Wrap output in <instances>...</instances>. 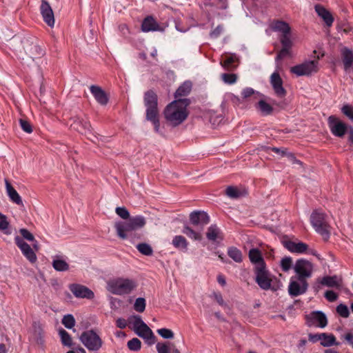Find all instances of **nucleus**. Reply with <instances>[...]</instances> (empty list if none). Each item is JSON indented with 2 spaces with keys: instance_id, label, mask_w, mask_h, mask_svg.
<instances>
[{
  "instance_id": "obj_1",
  "label": "nucleus",
  "mask_w": 353,
  "mask_h": 353,
  "mask_svg": "<svg viewBox=\"0 0 353 353\" xmlns=\"http://www.w3.org/2000/svg\"><path fill=\"white\" fill-rule=\"evenodd\" d=\"M187 99L174 100L170 103L163 110V116L168 125L176 127L185 121L188 116Z\"/></svg>"
},
{
  "instance_id": "obj_2",
  "label": "nucleus",
  "mask_w": 353,
  "mask_h": 353,
  "mask_svg": "<svg viewBox=\"0 0 353 353\" xmlns=\"http://www.w3.org/2000/svg\"><path fill=\"white\" fill-rule=\"evenodd\" d=\"M137 287V282L127 277H115L107 281L106 289L115 295H125L130 294Z\"/></svg>"
},
{
  "instance_id": "obj_3",
  "label": "nucleus",
  "mask_w": 353,
  "mask_h": 353,
  "mask_svg": "<svg viewBox=\"0 0 353 353\" xmlns=\"http://www.w3.org/2000/svg\"><path fill=\"white\" fill-rule=\"evenodd\" d=\"M144 104L146 107V119L152 123L154 131L159 133L161 130L157 107V96L153 91L149 90L145 93Z\"/></svg>"
},
{
  "instance_id": "obj_4",
  "label": "nucleus",
  "mask_w": 353,
  "mask_h": 353,
  "mask_svg": "<svg viewBox=\"0 0 353 353\" xmlns=\"http://www.w3.org/2000/svg\"><path fill=\"white\" fill-rule=\"evenodd\" d=\"M79 339L83 345L89 350L97 352L103 345V341L99 335L93 330L83 332Z\"/></svg>"
},
{
  "instance_id": "obj_5",
  "label": "nucleus",
  "mask_w": 353,
  "mask_h": 353,
  "mask_svg": "<svg viewBox=\"0 0 353 353\" xmlns=\"http://www.w3.org/2000/svg\"><path fill=\"white\" fill-rule=\"evenodd\" d=\"M131 319L136 333L140 337L144 339L149 345L154 344L155 336L151 329L142 321L141 318L139 316H133Z\"/></svg>"
},
{
  "instance_id": "obj_6",
  "label": "nucleus",
  "mask_w": 353,
  "mask_h": 353,
  "mask_svg": "<svg viewBox=\"0 0 353 353\" xmlns=\"http://www.w3.org/2000/svg\"><path fill=\"white\" fill-rule=\"evenodd\" d=\"M319 59L305 61L300 64L291 67L290 71L297 77L309 76L319 70Z\"/></svg>"
},
{
  "instance_id": "obj_7",
  "label": "nucleus",
  "mask_w": 353,
  "mask_h": 353,
  "mask_svg": "<svg viewBox=\"0 0 353 353\" xmlns=\"http://www.w3.org/2000/svg\"><path fill=\"white\" fill-rule=\"evenodd\" d=\"M310 221L315 230L324 238L329 236V225L325 219V214L319 210H315L311 214Z\"/></svg>"
},
{
  "instance_id": "obj_8",
  "label": "nucleus",
  "mask_w": 353,
  "mask_h": 353,
  "mask_svg": "<svg viewBox=\"0 0 353 353\" xmlns=\"http://www.w3.org/2000/svg\"><path fill=\"white\" fill-rule=\"evenodd\" d=\"M254 274L255 281L262 290H276L272 287V276L269 272L267 270L266 266L263 268H257L256 270H254Z\"/></svg>"
},
{
  "instance_id": "obj_9",
  "label": "nucleus",
  "mask_w": 353,
  "mask_h": 353,
  "mask_svg": "<svg viewBox=\"0 0 353 353\" xmlns=\"http://www.w3.org/2000/svg\"><path fill=\"white\" fill-rule=\"evenodd\" d=\"M294 269L297 274L298 279L306 280L307 278L311 277L314 266L313 264L307 260L299 259L296 261Z\"/></svg>"
},
{
  "instance_id": "obj_10",
  "label": "nucleus",
  "mask_w": 353,
  "mask_h": 353,
  "mask_svg": "<svg viewBox=\"0 0 353 353\" xmlns=\"http://www.w3.org/2000/svg\"><path fill=\"white\" fill-rule=\"evenodd\" d=\"M71 120L72 121L70 123L71 128L90 139V136L92 134V130L90 122L86 119L77 116Z\"/></svg>"
},
{
  "instance_id": "obj_11",
  "label": "nucleus",
  "mask_w": 353,
  "mask_h": 353,
  "mask_svg": "<svg viewBox=\"0 0 353 353\" xmlns=\"http://www.w3.org/2000/svg\"><path fill=\"white\" fill-rule=\"evenodd\" d=\"M23 47L26 54L32 60L41 58L44 54V50L34 41L23 40Z\"/></svg>"
},
{
  "instance_id": "obj_12",
  "label": "nucleus",
  "mask_w": 353,
  "mask_h": 353,
  "mask_svg": "<svg viewBox=\"0 0 353 353\" xmlns=\"http://www.w3.org/2000/svg\"><path fill=\"white\" fill-rule=\"evenodd\" d=\"M328 125L333 135L338 137H342L347 132V125L341 121L335 116H330L328 119Z\"/></svg>"
},
{
  "instance_id": "obj_13",
  "label": "nucleus",
  "mask_w": 353,
  "mask_h": 353,
  "mask_svg": "<svg viewBox=\"0 0 353 353\" xmlns=\"http://www.w3.org/2000/svg\"><path fill=\"white\" fill-rule=\"evenodd\" d=\"M307 325L324 328L327 325L326 315L321 311H314L306 316Z\"/></svg>"
},
{
  "instance_id": "obj_14",
  "label": "nucleus",
  "mask_w": 353,
  "mask_h": 353,
  "mask_svg": "<svg viewBox=\"0 0 353 353\" xmlns=\"http://www.w3.org/2000/svg\"><path fill=\"white\" fill-rule=\"evenodd\" d=\"M307 286L308 284L306 280L298 279V277L295 279L292 277L288 286V292L292 296H297L304 294L307 289Z\"/></svg>"
},
{
  "instance_id": "obj_15",
  "label": "nucleus",
  "mask_w": 353,
  "mask_h": 353,
  "mask_svg": "<svg viewBox=\"0 0 353 353\" xmlns=\"http://www.w3.org/2000/svg\"><path fill=\"white\" fill-rule=\"evenodd\" d=\"M308 339L312 343L320 341L321 345L323 347H330L334 345H338L336 342V338L332 334H310L308 335Z\"/></svg>"
},
{
  "instance_id": "obj_16",
  "label": "nucleus",
  "mask_w": 353,
  "mask_h": 353,
  "mask_svg": "<svg viewBox=\"0 0 353 353\" xmlns=\"http://www.w3.org/2000/svg\"><path fill=\"white\" fill-rule=\"evenodd\" d=\"M69 289L77 298L92 299L94 297V294L91 290L80 284H71Z\"/></svg>"
},
{
  "instance_id": "obj_17",
  "label": "nucleus",
  "mask_w": 353,
  "mask_h": 353,
  "mask_svg": "<svg viewBox=\"0 0 353 353\" xmlns=\"http://www.w3.org/2000/svg\"><path fill=\"white\" fill-rule=\"evenodd\" d=\"M40 12L44 22L50 27H54L55 19L53 10L46 0H42Z\"/></svg>"
},
{
  "instance_id": "obj_18",
  "label": "nucleus",
  "mask_w": 353,
  "mask_h": 353,
  "mask_svg": "<svg viewBox=\"0 0 353 353\" xmlns=\"http://www.w3.org/2000/svg\"><path fill=\"white\" fill-rule=\"evenodd\" d=\"M190 221L193 225L202 230L203 227L209 223L210 218L204 212L195 211L190 214Z\"/></svg>"
},
{
  "instance_id": "obj_19",
  "label": "nucleus",
  "mask_w": 353,
  "mask_h": 353,
  "mask_svg": "<svg viewBox=\"0 0 353 353\" xmlns=\"http://www.w3.org/2000/svg\"><path fill=\"white\" fill-rule=\"evenodd\" d=\"M14 241L26 259L32 263L36 262L37 259L36 254L30 246L19 236H16Z\"/></svg>"
},
{
  "instance_id": "obj_20",
  "label": "nucleus",
  "mask_w": 353,
  "mask_h": 353,
  "mask_svg": "<svg viewBox=\"0 0 353 353\" xmlns=\"http://www.w3.org/2000/svg\"><path fill=\"white\" fill-rule=\"evenodd\" d=\"M270 84L273 88L274 93L279 97H283L286 94V91L283 86V80L279 72H274L270 76Z\"/></svg>"
},
{
  "instance_id": "obj_21",
  "label": "nucleus",
  "mask_w": 353,
  "mask_h": 353,
  "mask_svg": "<svg viewBox=\"0 0 353 353\" xmlns=\"http://www.w3.org/2000/svg\"><path fill=\"white\" fill-rule=\"evenodd\" d=\"M117 235L122 239L128 238L130 233L134 230L130 221H119L114 225Z\"/></svg>"
},
{
  "instance_id": "obj_22",
  "label": "nucleus",
  "mask_w": 353,
  "mask_h": 353,
  "mask_svg": "<svg viewBox=\"0 0 353 353\" xmlns=\"http://www.w3.org/2000/svg\"><path fill=\"white\" fill-rule=\"evenodd\" d=\"M260 97L261 98L254 105L255 109L262 116L272 114L274 110L273 107L266 101L263 94H261Z\"/></svg>"
},
{
  "instance_id": "obj_23",
  "label": "nucleus",
  "mask_w": 353,
  "mask_h": 353,
  "mask_svg": "<svg viewBox=\"0 0 353 353\" xmlns=\"http://www.w3.org/2000/svg\"><path fill=\"white\" fill-rule=\"evenodd\" d=\"M90 92L94 96L96 101L101 105H105L108 102V96L105 92L98 85H91Z\"/></svg>"
},
{
  "instance_id": "obj_24",
  "label": "nucleus",
  "mask_w": 353,
  "mask_h": 353,
  "mask_svg": "<svg viewBox=\"0 0 353 353\" xmlns=\"http://www.w3.org/2000/svg\"><path fill=\"white\" fill-rule=\"evenodd\" d=\"M248 256L251 263L254 265V270H256L259 267H265V263L263 260L262 253L259 249H250L248 253Z\"/></svg>"
},
{
  "instance_id": "obj_25",
  "label": "nucleus",
  "mask_w": 353,
  "mask_h": 353,
  "mask_svg": "<svg viewBox=\"0 0 353 353\" xmlns=\"http://www.w3.org/2000/svg\"><path fill=\"white\" fill-rule=\"evenodd\" d=\"M341 54L345 71L353 68V50L343 47L341 49Z\"/></svg>"
},
{
  "instance_id": "obj_26",
  "label": "nucleus",
  "mask_w": 353,
  "mask_h": 353,
  "mask_svg": "<svg viewBox=\"0 0 353 353\" xmlns=\"http://www.w3.org/2000/svg\"><path fill=\"white\" fill-rule=\"evenodd\" d=\"M285 247L291 252L302 254L307 250V245L303 242L286 241Z\"/></svg>"
},
{
  "instance_id": "obj_27",
  "label": "nucleus",
  "mask_w": 353,
  "mask_h": 353,
  "mask_svg": "<svg viewBox=\"0 0 353 353\" xmlns=\"http://www.w3.org/2000/svg\"><path fill=\"white\" fill-rule=\"evenodd\" d=\"M5 184L6 192L10 199L17 205H23L21 197L7 179L5 180Z\"/></svg>"
},
{
  "instance_id": "obj_28",
  "label": "nucleus",
  "mask_w": 353,
  "mask_h": 353,
  "mask_svg": "<svg viewBox=\"0 0 353 353\" xmlns=\"http://www.w3.org/2000/svg\"><path fill=\"white\" fill-rule=\"evenodd\" d=\"M141 29L145 32L161 30L159 24L152 17H148L143 20Z\"/></svg>"
},
{
  "instance_id": "obj_29",
  "label": "nucleus",
  "mask_w": 353,
  "mask_h": 353,
  "mask_svg": "<svg viewBox=\"0 0 353 353\" xmlns=\"http://www.w3.org/2000/svg\"><path fill=\"white\" fill-rule=\"evenodd\" d=\"M315 10L318 15L323 19L327 26H332L334 19L331 14L326 9L320 5H316L315 6Z\"/></svg>"
},
{
  "instance_id": "obj_30",
  "label": "nucleus",
  "mask_w": 353,
  "mask_h": 353,
  "mask_svg": "<svg viewBox=\"0 0 353 353\" xmlns=\"http://www.w3.org/2000/svg\"><path fill=\"white\" fill-rule=\"evenodd\" d=\"M272 30L279 32L282 34L289 33L291 28L288 23L283 21H275L271 23L270 26Z\"/></svg>"
},
{
  "instance_id": "obj_31",
  "label": "nucleus",
  "mask_w": 353,
  "mask_h": 353,
  "mask_svg": "<svg viewBox=\"0 0 353 353\" xmlns=\"http://www.w3.org/2000/svg\"><path fill=\"white\" fill-rule=\"evenodd\" d=\"M202 230L200 228L194 230L188 225H185L183 228L182 232L190 239L194 241H201L202 239Z\"/></svg>"
},
{
  "instance_id": "obj_32",
  "label": "nucleus",
  "mask_w": 353,
  "mask_h": 353,
  "mask_svg": "<svg viewBox=\"0 0 353 353\" xmlns=\"http://www.w3.org/2000/svg\"><path fill=\"white\" fill-rule=\"evenodd\" d=\"M206 236L208 240L212 241H217L223 239L220 229L215 225H212L208 229Z\"/></svg>"
},
{
  "instance_id": "obj_33",
  "label": "nucleus",
  "mask_w": 353,
  "mask_h": 353,
  "mask_svg": "<svg viewBox=\"0 0 353 353\" xmlns=\"http://www.w3.org/2000/svg\"><path fill=\"white\" fill-rule=\"evenodd\" d=\"M321 283L330 288H339L341 285V279L336 276H324L321 280Z\"/></svg>"
},
{
  "instance_id": "obj_34",
  "label": "nucleus",
  "mask_w": 353,
  "mask_h": 353,
  "mask_svg": "<svg viewBox=\"0 0 353 353\" xmlns=\"http://www.w3.org/2000/svg\"><path fill=\"white\" fill-rule=\"evenodd\" d=\"M173 246L179 250L186 251L188 250V242L186 239L181 235L175 236L172 242Z\"/></svg>"
},
{
  "instance_id": "obj_35",
  "label": "nucleus",
  "mask_w": 353,
  "mask_h": 353,
  "mask_svg": "<svg viewBox=\"0 0 353 353\" xmlns=\"http://www.w3.org/2000/svg\"><path fill=\"white\" fill-rule=\"evenodd\" d=\"M192 89V83L190 81H185L175 92V97H183L188 95Z\"/></svg>"
},
{
  "instance_id": "obj_36",
  "label": "nucleus",
  "mask_w": 353,
  "mask_h": 353,
  "mask_svg": "<svg viewBox=\"0 0 353 353\" xmlns=\"http://www.w3.org/2000/svg\"><path fill=\"white\" fill-rule=\"evenodd\" d=\"M52 266L57 270L59 272L67 271L69 269V265L68 263L59 257L54 259L52 261Z\"/></svg>"
},
{
  "instance_id": "obj_37",
  "label": "nucleus",
  "mask_w": 353,
  "mask_h": 353,
  "mask_svg": "<svg viewBox=\"0 0 353 353\" xmlns=\"http://www.w3.org/2000/svg\"><path fill=\"white\" fill-rule=\"evenodd\" d=\"M0 231L3 232L5 234H10L12 231L10 228V223L8 221L7 216L0 212Z\"/></svg>"
},
{
  "instance_id": "obj_38",
  "label": "nucleus",
  "mask_w": 353,
  "mask_h": 353,
  "mask_svg": "<svg viewBox=\"0 0 353 353\" xmlns=\"http://www.w3.org/2000/svg\"><path fill=\"white\" fill-rule=\"evenodd\" d=\"M134 230L143 228L145 225V219L142 216H136L129 219Z\"/></svg>"
},
{
  "instance_id": "obj_39",
  "label": "nucleus",
  "mask_w": 353,
  "mask_h": 353,
  "mask_svg": "<svg viewBox=\"0 0 353 353\" xmlns=\"http://www.w3.org/2000/svg\"><path fill=\"white\" fill-rule=\"evenodd\" d=\"M228 254L231 259H232L236 263H240L242 261V253L236 248H230L228 250Z\"/></svg>"
},
{
  "instance_id": "obj_40",
  "label": "nucleus",
  "mask_w": 353,
  "mask_h": 353,
  "mask_svg": "<svg viewBox=\"0 0 353 353\" xmlns=\"http://www.w3.org/2000/svg\"><path fill=\"white\" fill-rule=\"evenodd\" d=\"M61 343L63 345L71 347L72 345V339L70 335L63 329H61L59 332Z\"/></svg>"
},
{
  "instance_id": "obj_41",
  "label": "nucleus",
  "mask_w": 353,
  "mask_h": 353,
  "mask_svg": "<svg viewBox=\"0 0 353 353\" xmlns=\"http://www.w3.org/2000/svg\"><path fill=\"white\" fill-rule=\"evenodd\" d=\"M225 194L232 199H237L243 195V192L236 187L229 186L225 190Z\"/></svg>"
},
{
  "instance_id": "obj_42",
  "label": "nucleus",
  "mask_w": 353,
  "mask_h": 353,
  "mask_svg": "<svg viewBox=\"0 0 353 353\" xmlns=\"http://www.w3.org/2000/svg\"><path fill=\"white\" fill-rule=\"evenodd\" d=\"M237 58L235 55L232 54L230 56H226L225 59L223 61L220 62L221 65L225 70H230L233 68L232 63L236 61Z\"/></svg>"
},
{
  "instance_id": "obj_43",
  "label": "nucleus",
  "mask_w": 353,
  "mask_h": 353,
  "mask_svg": "<svg viewBox=\"0 0 353 353\" xmlns=\"http://www.w3.org/2000/svg\"><path fill=\"white\" fill-rule=\"evenodd\" d=\"M280 41L281 43L282 47L291 48L292 46L291 31L289 33L282 34L280 38Z\"/></svg>"
},
{
  "instance_id": "obj_44",
  "label": "nucleus",
  "mask_w": 353,
  "mask_h": 353,
  "mask_svg": "<svg viewBox=\"0 0 353 353\" xmlns=\"http://www.w3.org/2000/svg\"><path fill=\"white\" fill-rule=\"evenodd\" d=\"M62 323L66 328L71 329L75 325V319L72 314H67L62 319Z\"/></svg>"
},
{
  "instance_id": "obj_45",
  "label": "nucleus",
  "mask_w": 353,
  "mask_h": 353,
  "mask_svg": "<svg viewBox=\"0 0 353 353\" xmlns=\"http://www.w3.org/2000/svg\"><path fill=\"white\" fill-rule=\"evenodd\" d=\"M137 248L141 254L150 256L152 254V249L151 246L147 243H139L137 245Z\"/></svg>"
},
{
  "instance_id": "obj_46",
  "label": "nucleus",
  "mask_w": 353,
  "mask_h": 353,
  "mask_svg": "<svg viewBox=\"0 0 353 353\" xmlns=\"http://www.w3.org/2000/svg\"><path fill=\"white\" fill-rule=\"evenodd\" d=\"M280 265H281V268L283 271H284V272L289 271L291 269L292 265V258L290 256L283 257L281 260Z\"/></svg>"
},
{
  "instance_id": "obj_47",
  "label": "nucleus",
  "mask_w": 353,
  "mask_h": 353,
  "mask_svg": "<svg viewBox=\"0 0 353 353\" xmlns=\"http://www.w3.org/2000/svg\"><path fill=\"white\" fill-rule=\"evenodd\" d=\"M141 347V341L137 338H133L128 342V347L132 351H138Z\"/></svg>"
},
{
  "instance_id": "obj_48",
  "label": "nucleus",
  "mask_w": 353,
  "mask_h": 353,
  "mask_svg": "<svg viewBox=\"0 0 353 353\" xmlns=\"http://www.w3.org/2000/svg\"><path fill=\"white\" fill-rule=\"evenodd\" d=\"M157 333L163 339H172L174 338V332L168 328H161L157 330Z\"/></svg>"
},
{
  "instance_id": "obj_49",
  "label": "nucleus",
  "mask_w": 353,
  "mask_h": 353,
  "mask_svg": "<svg viewBox=\"0 0 353 353\" xmlns=\"http://www.w3.org/2000/svg\"><path fill=\"white\" fill-rule=\"evenodd\" d=\"M134 308L137 312H143L145 309V300L143 298L136 299Z\"/></svg>"
},
{
  "instance_id": "obj_50",
  "label": "nucleus",
  "mask_w": 353,
  "mask_h": 353,
  "mask_svg": "<svg viewBox=\"0 0 353 353\" xmlns=\"http://www.w3.org/2000/svg\"><path fill=\"white\" fill-rule=\"evenodd\" d=\"M222 80L228 84H233L237 80V76L235 74L223 73L221 74Z\"/></svg>"
},
{
  "instance_id": "obj_51",
  "label": "nucleus",
  "mask_w": 353,
  "mask_h": 353,
  "mask_svg": "<svg viewBox=\"0 0 353 353\" xmlns=\"http://www.w3.org/2000/svg\"><path fill=\"white\" fill-rule=\"evenodd\" d=\"M115 212L123 219H128L130 217L129 212L124 207H117Z\"/></svg>"
},
{
  "instance_id": "obj_52",
  "label": "nucleus",
  "mask_w": 353,
  "mask_h": 353,
  "mask_svg": "<svg viewBox=\"0 0 353 353\" xmlns=\"http://www.w3.org/2000/svg\"><path fill=\"white\" fill-rule=\"evenodd\" d=\"M336 311L339 313V314L342 317L347 318L349 316V309L345 305H339L336 307Z\"/></svg>"
},
{
  "instance_id": "obj_53",
  "label": "nucleus",
  "mask_w": 353,
  "mask_h": 353,
  "mask_svg": "<svg viewBox=\"0 0 353 353\" xmlns=\"http://www.w3.org/2000/svg\"><path fill=\"white\" fill-rule=\"evenodd\" d=\"M342 112L350 120L353 121V107L350 105H344L341 108Z\"/></svg>"
},
{
  "instance_id": "obj_54",
  "label": "nucleus",
  "mask_w": 353,
  "mask_h": 353,
  "mask_svg": "<svg viewBox=\"0 0 353 353\" xmlns=\"http://www.w3.org/2000/svg\"><path fill=\"white\" fill-rule=\"evenodd\" d=\"M254 94L259 95V96L261 95V94L259 92H255L254 90L252 88H245L242 90V92H241V95H242L243 98H244V99H247Z\"/></svg>"
},
{
  "instance_id": "obj_55",
  "label": "nucleus",
  "mask_w": 353,
  "mask_h": 353,
  "mask_svg": "<svg viewBox=\"0 0 353 353\" xmlns=\"http://www.w3.org/2000/svg\"><path fill=\"white\" fill-rule=\"evenodd\" d=\"M158 353H169L170 348L167 343H158L156 345Z\"/></svg>"
},
{
  "instance_id": "obj_56",
  "label": "nucleus",
  "mask_w": 353,
  "mask_h": 353,
  "mask_svg": "<svg viewBox=\"0 0 353 353\" xmlns=\"http://www.w3.org/2000/svg\"><path fill=\"white\" fill-rule=\"evenodd\" d=\"M19 123H20L21 128H22V130L24 132H26L27 133H31L32 132V126L28 121L23 120V119H20Z\"/></svg>"
},
{
  "instance_id": "obj_57",
  "label": "nucleus",
  "mask_w": 353,
  "mask_h": 353,
  "mask_svg": "<svg viewBox=\"0 0 353 353\" xmlns=\"http://www.w3.org/2000/svg\"><path fill=\"white\" fill-rule=\"evenodd\" d=\"M20 234L25 239L29 241H34V237L32 233H30L28 230L22 228L19 230Z\"/></svg>"
},
{
  "instance_id": "obj_58",
  "label": "nucleus",
  "mask_w": 353,
  "mask_h": 353,
  "mask_svg": "<svg viewBox=\"0 0 353 353\" xmlns=\"http://www.w3.org/2000/svg\"><path fill=\"white\" fill-rule=\"evenodd\" d=\"M290 50L289 48L282 47V49L280 50L279 54H277V57L276 58V61L281 60L283 59L285 57L288 55L290 54Z\"/></svg>"
},
{
  "instance_id": "obj_59",
  "label": "nucleus",
  "mask_w": 353,
  "mask_h": 353,
  "mask_svg": "<svg viewBox=\"0 0 353 353\" xmlns=\"http://www.w3.org/2000/svg\"><path fill=\"white\" fill-rule=\"evenodd\" d=\"M325 297L330 302H333L336 300L338 295L333 291L329 290L325 292Z\"/></svg>"
},
{
  "instance_id": "obj_60",
  "label": "nucleus",
  "mask_w": 353,
  "mask_h": 353,
  "mask_svg": "<svg viewBox=\"0 0 353 353\" xmlns=\"http://www.w3.org/2000/svg\"><path fill=\"white\" fill-rule=\"evenodd\" d=\"M212 296L214 300L219 303V305H220L221 306H224L225 305L223 299L220 293H214Z\"/></svg>"
},
{
  "instance_id": "obj_61",
  "label": "nucleus",
  "mask_w": 353,
  "mask_h": 353,
  "mask_svg": "<svg viewBox=\"0 0 353 353\" xmlns=\"http://www.w3.org/2000/svg\"><path fill=\"white\" fill-rule=\"evenodd\" d=\"M222 31H223V28L221 26H219L211 32L210 36L212 38H216L221 34Z\"/></svg>"
},
{
  "instance_id": "obj_62",
  "label": "nucleus",
  "mask_w": 353,
  "mask_h": 353,
  "mask_svg": "<svg viewBox=\"0 0 353 353\" xmlns=\"http://www.w3.org/2000/svg\"><path fill=\"white\" fill-rule=\"evenodd\" d=\"M117 326L121 329H124L127 326V322L124 319L119 318L116 321Z\"/></svg>"
},
{
  "instance_id": "obj_63",
  "label": "nucleus",
  "mask_w": 353,
  "mask_h": 353,
  "mask_svg": "<svg viewBox=\"0 0 353 353\" xmlns=\"http://www.w3.org/2000/svg\"><path fill=\"white\" fill-rule=\"evenodd\" d=\"M344 338L347 341V343L353 347V334L347 333L345 335Z\"/></svg>"
},
{
  "instance_id": "obj_64",
  "label": "nucleus",
  "mask_w": 353,
  "mask_h": 353,
  "mask_svg": "<svg viewBox=\"0 0 353 353\" xmlns=\"http://www.w3.org/2000/svg\"><path fill=\"white\" fill-rule=\"evenodd\" d=\"M271 150L273 152H276V153H277L279 154H281V156H283V155H284L285 154V152L283 149H281V148H272Z\"/></svg>"
}]
</instances>
